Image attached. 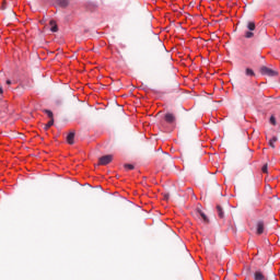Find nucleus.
I'll list each match as a JSON object with an SVG mask.
<instances>
[{"label": "nucleus", "mask_w": 280, "mask_h": 280, "mask_svg": "<svg viewBox=\"0 0 280 280\" xmlns=\"http://www.w3.org/2000/svg\"><path fill=\"white\" fill-rule=\"evenodd\" d=\"M261 75H268L269 78H277L279 75V71L270 69L266 66L260 67Z\"/></svg>", "instance_id": "1"}, {"label": "nucleus", "mask_w": 280, "mask_h": 280, "mask_svg": "<svg viewBox=\"0 0 280 280\" xmlns=\"http://www.w3.org/2000/svg\"><path fill=\"white\" fill-rule=\"evenodd\" d=\"M255 28H256V25H255V22H247V32H245V38H253V36H255Z\"/></svg>", "instance_id": "2"}, {"label": "nucleus", "mask_w": 280, "mask_h": 280, "mask_svg": "<svg viewBox=\"0 0 280 280\" xmlns=\"http://www.w3.org/2000/svg\"><path fill=\"white\" fill-rule=\"evenodd\" d=\"M109 163H113V155H104L98 160V165H108Z\"/></svg>", "instance_id": "3"}, {"label": "nucleus", "mask_w": 280, "mask_h": 280, "mask_svg": "<svg viewBox=\"0 0 280 280\" xmlns=\"http://www.w3.org/2000/svg\"><path fill=\"white\" fill-rule=\"evenodd\" d=\"M164 121H166V124H176V116L172 113H166L164 116Z\"/></svg>", "instance_id": "4"}, {"label": "nucleus", "mask_w": 280, "mask_h": 280, "mask_svg": "<svg viewBox=\"0 0 280 280\" xmlns=\"http://www.w3.org/2000/svg\"><path fill=\"white\" fill-rule=\"evenodd\" d=\"M265 224L264 221L257 222V235H261L264 233Z\"/></svg>", "instance_id": "5"}, {"label": "nucleus", "mask_w": 280, "mask_h": 280, "mask_svg": "<svg viewBox=\"0 0 280 280\" xmlns=\"http://www.w3.org/2000/svg\"><path fill=\"white\" fill-rule=\"evenodd\" d=\"M74 139H75V132L71 131L68 136H67V141L70 145H73L74 143Z\"/></svg>", "instance_id": "6"}, {"label": "nucleus", "mask_w": 280, "mask_h": 280, "mask_svg": "<svg viewBox=\"0 0 280 280\" xmlns=\"http://www.w3.org/2000/svg\"><path fill=\"white\" fill-rule=\"evenodd\" d=\"M254 280H266V276H264V272L258 270L254 273Z\"/></svg>", "instance_id": "7"}, {"label": "nucleus", "mask_w": 280, "mask_h": 280, "mask_svg": "<svg viewBox=\"0 0 280 280\" xmlns=\"http://www.w3.org/2000/svg\"><path fill=\"white\" fill-rule=\"evenodd\" d=\"M217 213H218L219 218L221 220H223V218H224V208H222V206L218 205L217 206Z\"/></svg>", "instance_id": "8"}, {"label": "nucleus", "mask_w": 280, "mask_h": 280, "mask_svg": "<svg viewBox=\"0 0 280 280\" xmlns=\"http://www.w3.org/2000/svg\"><path fill=\"white\" fill-rule=\"evenodd\" d=\"M57 5H59V8H68L69 0H57Z\"/></svg>", "instance_id": "9"}, {"label": "nucleus", "mask_w": 280, "mask_h": 280, "mask_svg": "<svg viewBox=\"0 0 280 280\" xmlns=\"http://www.w3.org/2000/svg\"><path fill=\"white\" fill-rule=\"evenodd\" d=\"M277 141H279V138H277V136H273V137L269 140V145H270V148H275V143H277Z\"/></svg>", "instance_id": "10"}, {"label": "nucleus", "mask_w": 280, "mask_h": 280, "mask_svg": "<svg viewBox=\"0 0 280 280\" xmlns=\"http://www.w3.org/2000/svg\"><path fill=\"white\" fill-rule=\"evenodd\" d=\"M198 213L200 218L203 220V222L209 223V218H207V214H205V212L198 210Z\"/></svg>", "instance_id": "11"}, {"label": "nucleus", "mask_w": 280, "mask_h": 280, "mask_svg": "<svg viewBox=\"0 0 280 280\" xmlns=\"http://www.w3.org/2000/svg\"><path fill=\"white\" fill-rule=\"evenodd\" d=\"M50 25H51L50 32H58V25H56V21L51 20Z\"/></svg>", "instance_id": "12"}, {"label": "nucleus", "mask_w": 280, "mask_h": 280, "mask_svg": "<svg viewBox=\"0 0 280 280\" xmlns=\"http://www.w3.org/2000/svg\"><path fill=\"white\" fill-rule=\"evenodd\" d=\"M245 74L248 75V77H254L255 75V71H253V69H250V68H247L245 70Z\"/></svg>", "instance_id": "13"}, {"label": "nucleus", "mask_w": 280, "mask_h": 280, "mask_svg": "<svg viewBox=\"0 0 280 280\" xmlns=\"http://www.w3.org/2000/svg\"><path fill=\"white\" fill-rule=\"evenodd\" d=\"M51 126H54V119H50L48 124L45 125L44 130H49Z\"/></svg>", "instance_id": "14"}, {"label": "nucleus", "mask_w": 280, "mask_h": 280, "mask_svg": "<svg viewBox=\"0 0 280 280\" xmlns=\"http://www.w3.org/2000/svg\"><path fill=\"white\" fill-rule=\"evenodd\" d=\"M44 113L49 117V119H54V113L49 109H45Z\"/></svg>", "instance_id": "15"}, {"label": "nucleus", "mask_w": 280, "mask_h": 280, "mask_svg": "<svg viewBox=\"0 0 280 280\" xmlns=\"http://www.w3.org/2000/svg\"><path fill=\"white\" fill-rule=\"evenodd\" d=\"M0 10H8V2L5 0L2 1Z\"/></svg>", "instance_id": "16"}, {"label": "nucleus", "mask_w": 280, "mask_h": 280, "mask_svg": "<svg viewBox=\"0 0 280 280\" xmlns=\"http://www.w3.org/2000/svg\"><path fill=\"white\" fill-rule=\"evenodd\" d=\"M270 124H272V126H277V119L275 118V116L270 117Z\"/></svg>", "instance_id": "17"}, {"label": "nucleus", "mask_w": 280, "mask_h": 280, "mask_svg": "<svg viewBox=\"0 0 280 280\" xmlns=\"http://www.w3.org/2000/svg\"><path fill=\"white\" fill-rule=\"evenodd\" d=\"M261 172H262L264 174H268V164H265V165L262 166Z\"/></svg>", "instance_id": "18"}, {"label": "nucleus", "mask_w": 280, "mask_h": 280, "mask_svg": "<svg viewBox=\"0 0 280 280\" xmlns=\"http://www.w3.org/2000/svg\"><path fill=\"white\" fill-rule=\"evenodd\" d=\"M125 170H135V165H132V164H125Z\"/></svg>", "instance_id": "19"}, {"label": "nucleus", "mask_w": 280, "mask_h": 280, "mask_svg": "<svg viewBox=\"0 0 280 280\" xmlns=\"http://www.w3.org/2000/svg\"><path fill=\"white\" fill-rule=\"evenodd\" d=\"M164 199L170 200V194L164 195Z\"/></svg>", "instance_id": "20"}, {"label": "nucleus", "mask_w": 280, "mask_h": 280, "mask_svg": "<svg viewBox=\"0 0 280 280\" xmlns=\"http://www.w3.org/2000/svg\"><path fill=\"white\" fill-rule=\"evenodd\" d=\"M0 95H3V88L0 85Z\"/></svg>", "instance_id": "21"}, {"label": "nucleus", "mask_w": 280, "mask_h": 280, "mask_svg": "<svg viewBox=\"0 0 280 280\" xmlns=\"http://www.w3.org/2000/svg\"><path fill=\"white\" fill-rule=\"evenodd\" d=\"M7 84H12V81L11 80H7Z\"/></svg>", "instance_id": "22"}]
</instances>
